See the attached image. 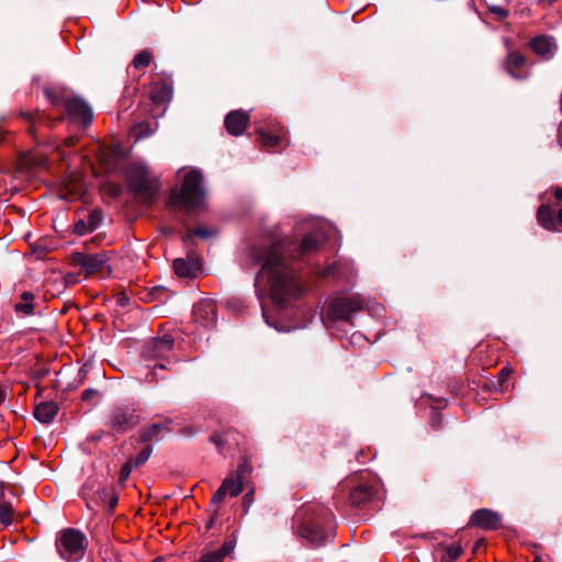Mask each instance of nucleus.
Wrapping results in <instances>:
<instances>
[{
	"label": "nucleus",
	"instance_id": "obj_29",
	"mask_svg": "<svg viewBox=\"0 0 562 562\" xmlns=\"http://www.w3.org/2000/svg\"><path fill=\"white\" fill-rule=\"evenodd\" d=\"M97 484V481L95 480H90L88 481L83 487H82V494H83V497L86 499H90V501H93L95 503H102V504H105V502L108 501V497L109 495H102L100 496V494L98 493V490L95 491V495H93V487L94 485Z\"/></svg>",
	"mask_w": 562,
	"mask_h": 562
},
{
	"label": "nucleus",
	"instance_id": "obj_47",
	"mask_svg": "<svg viewBox=\"0 0 562 562\" xmlns=\"http://www.w3.org/2000/svg\"><path fill=\"white\" fill-rule=\"evenodd\" d=\"M176 203V189L172 188L169 192V196H168V201H167V205L169 207H172Z\"/></svg>",
	"mask_w": 562,
	"mask_h": 562
},
{
	"label": "nucleus",
	"instance_id": "obj_54",
	"mask_svg": "<svg viewBox=\"0 0 562 562\" xmlns=\"http://www.w3.org/2000/svg\"><path fill=\"white\" fill-rule=\"evenodd\" d=\"M57 151H58V154H59V156H60V159H61V160H65V159H66V156H65L64 150H61L59 147H57Z\"/></svg>",
	"mask_w": 562,
	"mask_h": 562
},
{
	"label": "nucleus",
	"instance_id": "obj_20",
	"mask_svg": "<svg viewBox=\"0 0 562 562\" xmlns=\"http://www.w3.org/2000/svg\"><path fill=\"white\" fill-rule=\"evenodd\" d=\"M172 347H173L172 337L165 336L162 338L157 339L153 344V348L147 350V353H153V355H148L147 357L148 358L149 357H153V358L159 357L160 355H162L166 351H171Z\"/></svg>",
	"mask_w": 562,
	"mask_h": 562
},
{
	"label": "nucleus",
	"instance_id": "obj_10",
	"mask_svg": "<svg viewBox=\"0 0 562 562\" xmlns=\"http://www.w3.org/2000/svg\"><path fill=\"white\" fill-rule=\"evenodd\" d=\"M72 262L80 267L87 276L100 273L106 265V258L103 254L75 252Z\"/></svg>",
	"mask_w": 562,
	"mask_h": 562
},
{
	"label": "nucleus",
	"instance_id": "obj_24",
	"mask_svg": "<svg viewBox=\"0 0 562 562\" xmlns=\"http://www.w3.org/2000/svg\"><path fill=\"white\" fill-rule=\"evenodd\" d=\"M227 495L235 497L243 491V480L239 474H231L223 483Z\"/></svg>",
	"mask_w": 562,
	"mask_h": 562
},
{
	"label": "nucleus",
	"instance_id": "obj_13",
	"mask_svg": "<svg viewBox=\"0 0 562 562\" xmlns=\"http://www.w3.org/2000/svg\"><path fill=\"white\" fill-rule=\"evenodd\" d=\"M172 431V420L154 423L143 428L139 432V439L143 442L158 441Z\"/></svg>",
	"mask_w": 562,
	"mask_h": 562
},
{
	"label": "nucleus",
	"instance_id": "obj_6",
	"mask_svg": "<svg viewBox=\"0 0 562 562\" xmlns=\"http://www.w3.org/2000/svg\"><path fill=\"white\" fill-rule=\"evenodd\" d=\"M45 94L54 106H63L70 121L78 122L83 126L92 123L93 114L91 108L81 99L76 97L59 98L52 90H45Z\"/></svg>",
	"mask_w": 562,
	"mask_h": 562
},
{
	"label": "nucleus",
	"instance_id": "obj_61",
	"mask_svg": "<svg viewBox=\"0 0 562 562\" xmlns=\"http://www.w3.org/2000/svg\"><path fill=\"white\" fill-rule=\"evenodd\" d=\"M119 192V188H114L113 193L116 194Z\"/></svg>",
	"mask_w": 562,
	"mask_h": 562
},
{
	"label": "nucleus",
	"instance_id": "obj_1",
	"mask_svg": "<svg viewBox=\"0 0 562 562\" xmlns=\"http://www.w3.org/2000/svg\"><path fill=\"white\" fill-rule=\"evenodd\" d=\"M323 231L314 227L300 243L286 245L277 241L268 246H254L249 256L255 265H261L257 273L255 286L258 296L261 292L270 295L281 308L290 306L304 293V286L297 276L296 268L289 260H299L316 251L324 243Z\"/></svg>",
	"mask_w": 562,
	"mask_h": 562
},
{
	"label": "nucleus",
	"instance_id": "obj_51",
	"mask_svg": "<svg viewBox=\"0 0 562 562\" xmlns=\"http://www.w3.org/2000/svg\"><path fill=\"white\" fill-rule=\"evenodd\" d=\"M95 392L93 390H86L83 393H82V400H88L92 394H94Z\"/></svg>",
	"mask_w": 562,
	"mask_h": 562
},
{
	"label": "nucleus",
	"instance_id": "obj_50",
	"mask_svg": "<svg viewBox=\"0 0 562 562\" xmlns=\"http://www.w3.org/2000/svg\"><path fill=\"white\" fill-rule=\"evenodd\" d=\"M151 562H173V559H172V557H169V558L159 557V558H156L155 560H153Z\"/></svg>",
	"mask_w": 562,
	"mask_h": 562
},
{
	"label": "nucleus",
	"instance_id": "obj_4",
	"mask_svg": "<svg viewBox=\"0 0 562 562\" xmlns=\"http://www.w3.org/2000/svg\"><path fill=\"white\" fill-rule=\"evenodd\" d=\"M363 299L359 295L338 296L333 299L322 322L327 328H335L338 324H350L355 314L363 308Z\"/></svg>",
	"mask_w": 562,
	"mask_h": 562
},
{
	"label": "nucleus",
	"instance_id": "obj_58",
	"mask_svg": "<svg viewBox=\"0 0 562 562\" xmlns=\"http://www.w3.org/2000/svg\"><path fill=\"white\" fill-rule=\"evenodd\" d=\"M213 521H214V518H212L207 525V528H211V526L213 525Z\"/></svg>",
	"mask_w": 562,
	"mask_h": 562
},
{
	"label": "nucleus",
	"instance_id": "obj_43",
	"mask_svg": "<svg viewBox=\"0 0 562 562\" xmlns=\"http://www.w3.org/2000/svg\"><path fill=\"white\" fill-rule=\"evenodd\" d=\"M211 441L217 447L218 450H221L226 442V440L224 438V434H221V432H216V434L212 435Z\"/></svg>",
	"mask_w": 562,
	"mask_h": 562
},
{
	"label": "nucleus",
	"instance_id": "obj_57",
	"mask_svg": "<svg viewBox=\"0 0 562 562\" xmlns=\"http://www.w3.org/2000/svg\"><path fill=\"white\" fill-rule=\"evenodd\" d=\"M432 423H434V425H438L439 424L438 415L432 418Z\"/></svg>",
	"mask_w": 562,
	"mask_h": 562
},
{
	"label": "nucleus",
	"instance_id": "obj_45",
	"mask_svg": "<svg viewBox=\"0 0 562 562\" xmlns=\"http://www.w3.org/2000/svg\"><path fill=\"white\" fill-rule=\"evenodd\" d=\"M139 299L147 303L157 301L155 294L151 293V288L142 292Z\"/></svg>",
	"mask_w": 562,
	"mask_h": 562
},
{
	"label": "nucleus",
	"instance_id": "obj_56",
	"mask_svg": "<svg viewBox=\"0 0 562 562\" xmlns=\"http://www.w3.org/2000/svg\"><path fill=\"white\" fill-rule=\"evenodd\" d=\"M4 401V392L0 389V404Z\"/></svg>",
	"mask_w": 562,
	"mask_h": 562
},
{
	"label": "nucleus",
	"instance_id": "obj_55",
	"mask_svg": "<svg viewBox=\"0 0 562 562\" xmlns=\"http://www.w3.org/2000/svg\"><path fill=\"white\" fill-rule=\"evenodd\" d=\"M542 4H552L557 0H539Z\"/></svg>",
	"mask_w": 562,
	"mask_h": 562
},
{
	"label": "nucleus",
	"instance_id": "obj_15",
	"mask_svg": "<svg viewBox=\"0 0 562 562\" xmlns=\"http://www.w3.org/2000/svg\"><path fill=\"white\" fill-rule=\"evenodd\" d=\"M526 58L518 52H510L505 61L506 71L516 80L528 78L529 72L525 69Z\"/></svg>",
	"mask_w": 562,
	"mask_h": 562
},
{
	"label": "nucleus",
	"instance_id": "obj_32",
	"mask_svg": "<svg viewBox=\"0 0 562 562\" xmlns=\"http://www.w3.org/2000/svg\"><path fill=\"white\" fill-rule=\"evenodd\" d=\"M98 493L100 494V496L102 495H109L108 497V501L105 502V504L109 506V508L112 510L115 508V506L117 505V502H119V496L116 495V493L114 492L113 488H106V487H103V486H98Z\"/></svg>",
	"mask_w": 562,
	"mask_h": 562
},
{
	"label": "nucleus",
	"instance_id": "obj_9",
	"mask_svg": "<svg viewBox=\"0 0 562 562\" xmlns=\"http://www.w3.org/2000/svg\"><path fill=\"white\" fill-rule=\"evenodd\" d=\"M193 322L202 328H212L217 321L216 304L212 299H202L193 306Z\"/></svg>",
	"mask_w": 562,
	"mask_h": 562
},
{
	"label": "nucleus",
	"instance_id": "obj_52",
	"mask_svg": "<svg viewBox=\"0 0 562 562\" xmlns=\"http://www.w3.org/2000/svg\"><path fill=\"white\" fill-rule=\"evenodd\" d=\"M553 194H554V198H555L557 200H562V189H561V188H557V189H554Z\"/></svg>",
	"mask_w": 562,
	"mask_h": 562
},
{
	"label": "nucleus",
	"instance_id": "obj_36",
	"mask_svg": "<svg viewBox=\"0 0 562 562\" xmlns=\"http://www.w3.org/2000/svg\"><path fill=\"white\" fill-rule=\"evenodd\" d=\"M510 374V370L508 369H502L501 372L497 375V382L494 383L495 389L499 392H505L507 390L506 380L508 375Z\"/></svg>",
	"mask_w": 562,
	"mask_h": 562
},
{
	"label": "nucleus",
	"instance_id": "obj_62",
	"mask_svg": "<svg viewBox=\"0 0 562 562\" xmlns=\"http://www.w3.org/2000/svg\"><path fill=\"white\" fill-rule=\"evenodd\" d=\"M63 119L61 117H58L56 120H54L53 122H60Z\"/></svg>",
	"mask_w": 562,
	"mask_h": 562
},
{
	"label": "nucleus",
	"instance_id": "obj_38",
	"mask_svg": "<svg viewBox=\"0 0 562 562\" xmlns=\"http://www.w3.org/2000/svg\"><path fill=\"white\" fill-rule=\"evenodd\" d=\"M85 221L87 222L88 226L94 231L101 222V212L99 210L91 211Z\"/></svg>",
	"mask_w": 562,
	"mask_h": 562
},
{
	"label": "nucleus",
	"instance_id": "obj_27",
	"mask_svg": "<svg viewBox=\"0 0 562 562\" xmlns=\"http://www.w3.org/2000/svg\"><path fill=\"white\" fill-rule=\"evenodd\" d=\"M462 553L459 544H450L440 549V562H454Z\"/></svg>",
	"mask_w": 562,
	"mask_h": 562
},
{
	"label": "nucleus",
	"instance_id": "obj_14",
	"mask_svg": "<svg viewBox=\"0 0 562 562\" xmlns=\"http://www.w3.org/2000/svg\"><path fill=\"white\" fill-rule=\"evenodd\" d=\"M471 526H476L482 529H496L501 524V516L498 513L493 512L491 509L482 508L475 510L471 518L470 522Z\"/></svg>",
	"mask_w": 562,
	"mask_h": 562
},
{
	"label": "nucleus",
	"instance_id": "obj_5",
	"mask_svg": "<svg viewBox=\"0 0 562 562\" xmlns=\"http://www.w3.org/2000/svg\"><path fill=\"white\" fill-rule=\"evenodd\" d=\"M128 189L144 204L150 205L157 193V183L148 176V170L140 165L132 164L125 170Z\"/></svg>",
	"mask_w": 562,
	"mask_h": 562
},
{
	"label": "nucleus",
	"instance_id": "obj_12",
	"mask_svg": "<svg viewBox=\"0 0 562 562\" xmlns=\"http://www.w3.org/2000/svg\"><path fill=\"white\" fill-rule=\"evenodd\" d=\"M250 115L247 111L234 110L225 117V127L231 135L240 136L244 134Z\"/></svg>",
	"mask_w": 562,
	"mask_h": 562
},
{
	"label": "nucleus",
	"instance_id": "obj_31",
	"mask_svg": "<svg viewBox=\"0 0 562 562\" xmlns=\"http://www.w3.org/2000/svg\"><path fill=\"white\" fill-rule=\"evenodd\" d=\"M20 115L25 119L27 122H30L31 126L29 127V132L31 134H35V123L36 122H42L44 120V114L41 113L38 110L36 111H33V112H24L22 111L20 113Z\"/></svg>",
	"mask_w": 562,
	"mask_h": 562
},
{
	"label": "nucleus",
	"instance_id": "obj_28",
	"mask_svg": "<svg viewBox=\"0 0 562 562\" xmlns=\"http://www.w3.org/2000/svg\"><path fill=\"white\" fill-rule=\"evenodd\" d=\"M153 59V53L148 49H144L134 56L132 66L137 70H142L148 67L151 64Z\"/></svg>",
	"mask_w": 562,
	"mask_h": 562
},
{
	"label": "nucleus",
	"instance_id": "obj_25",
	"mask_svg": "<svg viewBox=\"0 0 562 562\" xmlns=\"http://www.w3.org/2000/svg\"><path fill=\"white\" fill-rule=\"evenodd\" d=\"M150 98L155 103L164 104L171 101L172 91L170 88L156 85L150 91Z\"/></svg>",
	"mask_w": 562,
	"mask_h": 562
},
{
	"label": "nucleus",
	"instance_id": "obj_39",
	"mask_svg": "<svg viewBox=\"0 0 562 562\" xmlns=\"http://www.w3.org/2000/svg\"><path fill=\"white\" fill-rule=\"evenodd\" d=\"M135 467L133 465V459L126 461L120 470L119 482L124 483Z\"/></svg>",
	"mask_w": 562,
	"mask_h": 562
},
{
	"label": "nucleus",
	"instance_id": "obj_49",
	"mask_svg": "<svg viewBox=\"0 0 562 562\" xmlns=\"http://www.w3.org/2000/svg\"><path fill=\"white\" fill-rule=\"evenodd\" d=\"M435 404L437 408H442L443 406H446L447 401L445 398H437L435 401Z\"/></svg>",
	"mask_w": 562,
	"mask_h": 562
},
{
	"label": "nucleus",
	"instance_id": "obj_60",
	"mask_svg": "<svg viewBox=\"0 0 562 562\" xmlns=\"http://www.w3.org/2000/svg\"><path fill=\"white\" fill-rule=\"evenodd\" d=\"M533 562H542V561L539 557H537Z\"/></svg>",
	"mask_w": 562,
	"mask_h": 562
},
{
	"label": "nucleus",
	"instance_id": "obj_19",
	"mask_svg": "<svg viewBox=\"0 0 562 562\" xmlns=\"http://www.w3.org/2000/svg\"><path fill=\"white\" fill-rule=\"evenodd\" d=\"M375 494L372 486L362 484L351 490L349 499L353 506L360 507L370 502Z\"/></svg>",
	"mask_w": 562,
	"mask_h": 562
},
{
	"label": "nucleus",
	"instance_id": "obj_42",
	"mask_svg": "<svg viewBox=\"0 0 562 562\" xmlns=\"http://www.w3.org/2000/svg\"><path fill=\"white\" fill-rule=\"evenodd\" d=\"M488 10L492 14L496 15L498 20H504L509 14L508 10L501 5H488Z\"/></svg>",
	"mask_w": 562,
	"mask_h": 562
},
{
	"label": "nucleus",
	"instance_id": "obj_2",
	"mask_svg": "<svg viewBox=\"0 0 562 562\" xmlns=\"http://www.w3.org/2000/svg\"><path fill=\"white\" fill-rule=\"evenodd\" d=\"M295 519L300 522V536L313 547L323 546L333 537L334 515L323 504L302 507L296 513Z\"/></svg>",
	"mask_w": 562,
	"mask_h": 562
},
{
	"label": "nucleus",
	"instance_id": "obj_63",
	"mask_svg": "<svg viewBox=\"0 0 562 562\" xmlns=\"http://www.w3.org/2000/svg\"><path fill=\"white\" fill-rule=\"evenodd\" d=\"M2 139V134L0 133V140Z\"/></svg>",
	"mask_w": 562,
	"mask_h": 562
},
{
	"label": "nucleus",
	"instance_id": "obj_17",
	"mask_svg": "<svg viewBox=\"0 0 562 562\" xmlns=\"http://www.w3.org/2000/svg\"><path fill=\"white\" fill-rule=\"evenodd\" d=\"M236 537L234 533H232L228 538L225 539L221 548L203 554L199 562H223L224 558L233 553L236 547Z\"/></svg>",
	"mask_w": 562,
	"mask_h": 562
},
{
	"label": "nucleus",
	"instance_id": "obj_53",
	"mask_svg": "<svg viewBox=\"0 0 562 562\" xmlns=\"http://www.w3.org/2000/svg\"><path fill=\"white\" fill-rule=\"evenodd\" d=\"M555 221H558L560 224H562V207L559 210Z\"/></svg>",
	"mask_w": 562,
	"mask_h": 562
},
{
	"label": "nucleus",
	"instance_id": "obj_18",
	"mask_svg": "<svg viewBox=\"0 0 562 562\" xmlns=\"http://www.w3.org/2000/svg\"><path fill=\"white\" fill-rule=\"evenodd\" d=\"M58 409L59 407L55 402H41L35 406L34 416L38 422L49 424L56 417Z\"/></svg>",
	"mask_w": 562,
	"mask_h": 562
},
{
	"label": "nucleus",
	"instance_id": "obj_11",
	"mask_svg": "<svg viewBox=\"0 0 562 562\" xmlns=\"http://www.w3.org/2000/svg\"><path fill=\"white\" fill-rule=\"evenodd\" d=\"M200 257L192 250L187 255L186 259L178 258V281L180 279H195L201 274Z\"/></svg>",
	"mask_w": 562,
	"mask_h": 562
},
{
	"label": "nucleus",
	"instance_id": "obj_59",
	"mask_svg": "<svg viewBox=\"0 0 562 562\" xmlns=\"http://www.w3.org/2000/svg\"><path fill=\"white\" fill-rule=\"evenodd\" d=\"M171 267L173 270H176V260H172Z\"/></svg>",
	"mask_w": 562,
	"mask_h": 562
},
{
	"label": "nucleus",
	"instance_id": "obj_35",
	"mask_svg": "<svg viewBox=\"0 0 562 562\" xmlns=\"http://www.w3.org/2000/svg\"><path fill=\"white\" fill-rule=\"evenodd\" d=\"M260 140L268 147H276L280 143V136L271 135L265 131H259Z\"/></svg>",
	"mask_w": 562,
	"mask_h": 562
},
{
	"label": "nucleus",
	"instance_id": "obj_30",
	"mask_svg": "<svg viewBox=\"0 0 562 562\" xmlns=\"http://www.w3.org/2000/svg\"><path fill=\"white\" fill-rule=\"evenodd\" d=\"M14 517V509L9 502L0 503V521L1 524L9 526L12 524Z\"/></svg>",
	"mask_w": 562,
	"mask_h": 562
},
{
	"label": "nucleus",
	"instance_id": "obj_16",
	"mask_svg": "<svg viewBox=\"0 0 562 562\" xmlns=\"http://www.w3.org/2000/svg\"><path fill=\"white\" fill-rule=\"evenodd\" d=\"M530 48L543 59H551L557 50V44L552 36L539 35L530 41Z\"/></svg>",
	"mask_w": 562,
	"mask_h": 562
},
{
	"label": "nucleus",
	"instance_id": "obj_33",
	"mask_svg": "<svg viewBox=\"0 0 562 562\" xmlns=\"http://www.w3.org/2000/svg\"><path fill=\"white\" fill-rule=\"evenodd\" d=\"M20 165L22 168H31L32 166H44L45 158L43 156H24L20 160Z\"/></svg>",
	"mask_w": 562,
	"mask_h": 562
},
{
	"label": "nucleus",
	"instance_id": "obj_34",
	"mask_svg": "<svg viewBox=\"0 0 562 562\" xmlns=\"http://www.w3.org/2000/svg\"><path fill=\"white\" fill-rule=\"evenodd\" d=\"M151 293L158 302H165L171 299L172 291L164 285H156L151 288Z\"/></svg>",
	"mask_w": 562,
	"mask_h": 562
},
{
	"label": "nucleus",
	"instance_id": "obj_48",
	"mask_svg": "<svg viewBox=\"0 0 562 562\" xmlns=\"http://www.w3.org/2000/svg\"><path fill=\"white\" fill-rule=\"evenodd\" d=\"M77 142H78V137L77 136H68L64 140V145L66 147H72V146H75L77 144Z\"/></svg>",
	"mask_w": 562,
	"mask_h": 562
},
{
	"label": "nucleus",
	"instance_id": "obj_22",
	"mask_svg": "<svg viewBox=\"0 0 562 562\" xmlns=\"http://www.w3.org/2000/svg\"><path fill=\"white\" fill-rule=\"evenodd\" d=\"M20 297L21 301L14 305V311L16 313H22L23 315H32L34 313V294L26 291L23 292Z\"/></svg>",
	"mask_w": 562,
	"mask_h": 562
},
{
	"label": "nucleus",
	"instance_id": "obj_44",
	"mask_svg": "<svg viewBox=\"0 0 562 562\" xmlns=\"http://www.w3.org/2000/svg\"><path fill=\"white\" fill-rule=\"evenodd\" d=\"M226 488H224V485L222 484L220 488L215 492V494L212 497V504H218L221 503L224 497L227 495Z\"/></svg>",
	"mask_w": 562,
	"mask_h": 562
},
{
	"label": "nucleus",
	"instance_id": "obj_41",
	"mask_svg": "<svg viewBox=\"0 0 562 562\" xmlns=\"http://www.w3.org/2000/svg\"><path fill=\"white\" fill-rule=\"evenodd\" d=\"M74 232L77 234V235H86L88 233H91L93 232L91 229L90 226H88L87 222L85 220H79L76 224H75V228H74Z\"/></svg>",
	"mask_w": 562,
	"mask_h": 562
},
{
	"label": "nucleus",
	"instance_id": "obj_23",
	"mask_svg": "<svg viewBox=\"0 0 562 562\" xmlns=\"http://www.w3.org/2000/svg\"><path fill=\"white\" fill-rule=\"evenodd\" d=\"M537 220L538 223L547 228V229H553L555 225V216L553 214V211L548 205H541L537 213Z\"/></svg>",
	"mask_w": 562,
	"mask_h": 562
},
{
	"label": "nucleus",
	"instance_id": "obj_8",
	"mask_svg": "<svg viewBox=\"0 0 562 562\" xmlns=\"http://www.w3.org/2000/svg\"><path fill=\"white\" fill-rule=\"evenodd\" d=\"M139 423L136 409L128 405L114 406L109 416V426L112 434H125Z\"/></svg>",
	"mask_w": 562,
	"mask_h": 562
},
{
	"label": "nucleus",
	"instance_id": "obj_26",
	"mask_svg": "<svg viewBox=\"0 0 562 562\" xmlns=\"http://www.w3.org/2000/svg\"><path fill=\"white\" fill-rule=\"evenodd\" d=\"M214 235V231L209 229L207 227H198L193 231H188L187 234L182 237L183 244L186 246H190L193 241L194 237H200L202 239H207Z\"/></svg>",
	"mask_w": 562,
	"mask_h": 562
},
{
	"label": "nucleus",
	"instance_id": "obj_37",
	"mask_svg": "<svg viewBox=\"0 0 562 562\" xmlns=\"http://www.w3.org/2000/svg\"><path fill=\"white\" fill-rule=\"evenodd\" d=\"M150 453H151V448L150 447L143 448L139 451V453L137 454V457L135 459H133V465L135 468H137V467L144 464L148 460Z\"/></svg>",
	"mask_w": 562,
	"mask_h": 562
},
{
	"label": "nucleus",
	"instance_id": "obj_40",
	"mask_svg": "<svg viewBox=\"0 0 562 562\" xmlns=\"http://www.w3.org/2000/svg\"><path fill=\"white\" fill-rule=\"evenodd\" d=\"M262 315L265 317L266 323L269 326L274 327L278 331H290L291 329H295L296 328V326H284V325H279L278 323L273 322L270 318V316H268V314L266 313L263 307H262Z\"/></svg>",
	"mask_w": 562,
	"mask_h": 562
},
{
	"label": "nucleus",
	"instance_id": "obj_7",
	"mask_svg": "<svg viewBox=\"0 0 562 562\" xmlns=\"http://www.w3.org/2000/svg\"><path fill=\"white\" fill-rule=\"evenodd\" d=\"M87 547L86 536L76 529L68 528L60 532L57 540V548L60 555L69 562L79 561Z\"/></svg>",
	"mask_w": 562,
	"mask_h": 562
},
{
	"label": "nucleus",
	"instance_id": "obj_21",
	"mask_svg": "<svg viewBox=\"0 0 562 562\" xmlns=\"http://www.w3.org/2000/svg\"><path fill=\"white\" fill-rule=\"evenodd\" d=\"M171 368H168L164 361L155 363L146 376L147 382L164 380L171 375Z\"/></svg>",
	"mask_w": 562,
	"mask_h": 562
},
{
	"label": "nucleus",
	"instance_id": "obj_46",
	"mask_svg": "<svg viewBox=\"0 0 562 562\" xmlns=\"http://www.w3.org/2000/svg\"><path fill=\"white\" fill-rule=\"evenodd\" d=\"M199 428H193V427H184V428H178V434H181L186 437H191L193 435H195L196 432H199Z\"/></svg>",
	"mask_w": 562,
	"mask_h": 562
},
{
	"label": "nucleus",
	"instance_id": "obj_3",
	"mask_svg": "<svg viewBox=\"0 0 562 562\" xmlns=\"http://www.w3.org/2000/svg\"><path fill=\"white\" fill-rule=\"evenodd\" d=\"M188 212L200 214L207 209V188L202 172L190 169L183 175L181 188H178V206Z\"/></svg>",
	"mask_w": 562,
	"mask_h": 562
}]
</instances>
